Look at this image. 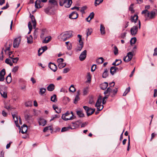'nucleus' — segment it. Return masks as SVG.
<instances>
[{
  "mask_svg": "<svg viewBox=\"0 0 157 157\" xmlns=\"http://www.w3.org/2000/svg\"><path fill=\"white\" fill-rule=\"evenodd\" d=\"M138 30V27L137 26H134L131 29L130 32L131 34L133 36H135L137 33Z\"/></svg>",
  "mask_w": 157,
  "mask_h": 157,
  "instance_id": "9b49d317",
  "label": "nucleus"
},
{
  "mask_svg": "<svg viewBox=\"0 0 157 157\" xmlns=\"http://www.w3.org/2000/svg\"><path fill=\"white\" fill-rule=\"evenodd\" d=\"M103 0H95V5L97 6L98 5H99L100 3H102Z\"/></svg>",
  "mask_w": 157,
  "mask_h": 157,
  "instance_id": "c03bdc74",
  "label": "nucleus"
},
{
  "mask_svg": "<svg viewBox=\"0 0 157 157\" xmlns=\"http://www.w3.org/2000/svg\"><path fill=\"white\" fill-rule=\"evenodd\" d=\"M72 33L71 31L65 32L58 36V38L60 41H65L72 36Z\"/></svg>",
  "mask_w": 157,
  "mask_h": 157,
  "instance_id": "f03ea898",
  "label": "nucleus"
},
{
  "mask_svg": "<svg viewBox=\"0 0 157 157\" xmlns=\"http://www.w3.org/2000/svg\"><path fill=\"white\" fill-rule=\"evenodd\" d=\"M49 2L51 3L49 5H52L53 6V7L56 5H57V2L56 0H49Z\"/></svg>",
  "mask_w": 157,
  "mask_h": 157,
  "instance_id": "c756f323",
  "label": "nucleus"
},
{
  "mask_svg": "<svg viewBox=\"0 0 157 157\" xmlns=\"http://www.w3.org/2000/svg\"><path fill=\"white\" fill-rule=\"evenodd\" d=\"M53 7H54L53 6H52V5H49L47 8L44 9V11L46 14L48 15L53 14L54 13V10L53 9Z\"/></svg>",
  "mask_w": 157,
  "mask_h": 157,
  "instance_id": "423d86ee",
  "label": "nucleus"
},
{
  "mask_svg": "<svg viewBox=\"0 0 157 157\" xmlns=\"http://www.w3.org/2000/svg\"><path fill=\"white\" fill-rule=\"evenodd\" d=\"M28 28L29 29V30H30V31H31L32 29V25L31 24V23L30 22H29L28 24Z\"/></svg>",
  "mask_w": 157,
  "mask_h": 157,
  "instance_id": "69168bd1",
  "label": "nucleus"
},
{
  "mask_svg": "<svg viewBox=\"0 0 157 157\" xmlns=\"http://www.w3.org/2000/svg\"><path fill=\"white\" fill-rule=\"evenodd\" d=\"M48 130H52V127L51 126H47L45 127L44 129L43 132H45Z\"/></svg>",
  "mask_w": 157,
  "mask_h": 157,
  "instance_id": "a19ab883",
  "label": "nucleus"
},
{
  "mask_svg": "<svg viewBox=\"0 0 157 157\" xmlns=\"http://www.w3.org/2000/svg\"><path fill=\"white\" fill-rule=\"evenodd\" d=\"M30 17L31 18L32 22L33 24V27L34 29H35L36 25V20L35 19L34 16L33 15H31L30 16Z\"/></svg>",
  "mask_w": 157,
  "mask_h": 157,
  "instance_id": "5701e85b",
  "label": "nucleus"
},
{
  "mask_svg": "<svg viewBox=\"0 0 157 157\" xmlns=\"http://www.w3.org/2000/svg\"><path fill=\"white\" fill-rule=\"evenodd\" d=\"M79 96H76L75 97V99H74V103L76 104L77 103V101L79 100Z\"/></svg>",
  "mask_w": 157,
  "mask_h": 157,
  "instance_id": "bf43d9fd",
  "label": "nucleus"
},
{
  "mask_svg": "<svg viewBox=\"0 0 157 157\" xmlns=\"http://www.w3.org/2000/svg\"><path fill=\"white\" fill-rule=\"evenodd\" d=\"M75 126H73V127H63L61 129V132H64L65 131H66L69 130V128H71V129H74L75 128Z\"/></svg>",
  "mask_w": 157,
  "mask_h": 157,
  "instance_id": "cd10ccee",
  "label": "nucleus"
},
{
  "mask_svg": "<svg viewBox=\"0 0 157 157\" xmlns=\"http://www.w3.org/2000/svg\"><path fill=\"white\" fill-rule=\"evenodd\" d=\"M11 45L12 41H11V42H10V41L9 42H7L5 45V46H8V47H10H10Z\"/></svg>",
  "mask_w": 157,
  "mask_h": 157,
  "instance_id": "774afa93",
  "label": "nucleus"
},
{
  "mask_svg": "<svg viewBox=\"0 0 157 157\" xmlns=\"http://www.w3.org/2000/svg\"><path fill=\"white\" fill-rule=\"evenodd\" d=\"M78 15L77 12L74 11L70 14L69 17L71 19H75L78 17Z\"/></svg>",
  "mask_w": 157,
  "mask_h": 157,
  "instance_id": "dca6fc26",
  "label": "nucleus"
},
{
  "mask_svg": "<svg viewBox=\"0 0 157 157\" xmlns=\"http://www.w3.org/2000/svg\"><path fill=\"white\" fill-rule=\"evenodd\" d=\"M48 67L54 72H55L57 70L56 66L54 63H50L48 64Z\"/></svg>",
  "mask_w": 157,
  "mask_h": 157,
  "instance_id": "4468645a",
  "label": "nucleus"
},
{
  "mask_svg": "<svg viewBox=\"0 0 157 157\" xmlns=\"http://www.w3.org/2000/svg\"><path fill=\"white\" fill-rule=\"evenodd\" d=\"M108 70L107 69H105L103 74L102 77L103 78H106L108 76Z\"/></svg>",
  "mask_w": 157,
  "mask_h": 157,
  "instance_id": "e433bc0d",
  "label": "nucleus"
},
{
  "mask_svg": "<svg viewBox=\"0 0 157 157\" xmlns=\"http://www.w3.org/2000/svg\"><path fill=\"white\" fill-rule=\"evenodd\" d=\"M102 98L101 97H100L98 99L95 106L97 108L98 111H100L103 108V106L101 105V103Z\"/></svg>",
  "mask_w": 157,
  "mask_h": 157,
  "instance_id": "20e7f679",
  "label": "nucleus"
},
{
  "mask_svg": "<svg viewBox=\"0 0 157 157\" xmlns=\"http://www.w3.org/2000/svg\"><path fill=\"white\" fill-rule=\"evenodd\" d=\"M65 1V0H59V5L61 6H63L64 4Z\"/></svg>",
  "mask_w": 157,
  "mask_h": 157,
  "instance_id": "680f3d73",
  "label": "nucleus"
},
{
  "mask_svg": "<svg viewBox=\"0 0 157 157\" xmlns=\"http://www.w3.org/2000/svg\"><path fill=\"white\" fill-rule=\"evenodd\" d=\"M22 130L21 132L22 134H24L25 133L27 130V127L26 124H24L21 127Z\"/></svg>",
  "mask_w": 157,
  "mask_h": 157,
  "instance_id": "a878e982",
  "label": "nucleus"
},
{
  "mask_svg": "<svg viewBox=\"0 0 157 157\" xmlns=\"http://www.w3.org/2000/svg\"><path fill=\"white\" fill-rule=\"evenodd\" d=\"M6 79L7 83H9L11 82V77L10 73L6 77Z\"/></svg>",
  "mask_w": 157,
  "mask_h": 157,
  "instance_id": "c85d7f7f",
  "label": "nucleus"
},
{
  "mask_svg": "<svg viewBox=\"0 0 157 157\" xmlns=\"http://www.w3.org/2000/svg\"><path fill=\"white\" fill-rule=\"evenodd\" d=\"M69 89L70 91L72 92H73L75 91V89L73 85H71Z\"/></svg>",
  "mask_w": 157,
  "mask_h": 157,
  "instance_id": "864d4df0",
  "label": "nucleus"
},
{
  "mask_svg": "<svg viewBox=\"0 0 157 157\" xmlns=\"http://www.w3.org/2000/svg\"><path fill=\"white\" fill-rule=\"evenodd\" d=\"M122 63V61L120 59H116L115 61L112 63V65L114 66H118L121 64Z\"/></svg>",
  "mask_w": 157,
  "mask_h": 157,
  "instance_id": "393cba45",
  "label": "nucleus"
},
{
  "mask_svg": "<svg viewBox=\"0 0 157 157\" xmlns=\"http://www.w3.org/2000/svg\"><path fill=\"white\" fill-rule=\"evenodd\" d=\"M5 62L7 64H9L10 66H12L13 65V63L11 62V60L8 58L6 59Z\"/></svg>",
  "mask_w": 157,
  "mask_h": 157,
  "instance_id": "37998d69",
  "label": "nucleus"
},
{
  "mask_svg": "<svg viewBox=\"0 0 157 157\" xmlns=\"http://www.w3.org/2000/svg\"><path fill=\"white\" fill-rule=\"evenodd\" d=\"M94 12H92L90 13V15L88 16V17L90 18V20H91L94 18Z\"/></svg>",
  "mask_w": 157,
  "mask_h": 157,
  "instance_id": "052dcab7",
  "label": "nucleus"
},
{
  "mask_svg": "<svg viewBox=\"0 0 157 157\" xmlns=\"http://www.w3.org/2000/svg\"><path fill=\"white\" fill-rule=\"evenodd\" d=\"M86 55L87 51L86 50H84L81 53L79 56V58L80 60L81 61L84 60L86 58Z\"/></svg>",
  "mask_w": 157,
  "mask_h": 157,
  "instance_id": "f8f14e48",
  "label": "nucleus"
},
{
  "mask_svg": "<svg viewBox=\"0 0 157 157\" xmlns=\"http://www.w3.org/2000/svg\"><path fill=\"white\" fill-rule=\"evenodd\" d=\"M66 65V63H61L59 64L58 66L59 68L61 69L64 67Z\"/></svg>",
  "mask_w": 157,
  "mask_h": 157,
  "instance_id": "8fccbe9b",
  "label": "nucleus"
},
{
  "mask_svg": "<svg viewBox=\"0 0 157 157\" xmlns=\"http://www.w3.org/2000/svg\"><path fill=\"white\" fill-rule=\"evenodd\" d=\"M7 87L4 86L3 85H0V93L2 96L5 98L7 97V94L5 91H3L2 89H6Z\"/></svg>",
  "mask_w": 157,
  "mask_h": 157,
  "instance_id": "1a4fd4ad",
  "label": "nucleus"
},
{
  "mask_svg": "<svg viewBox=\"0 0 157 157\" xmlns=\"http://www.w3.org/2000/svg\"><path fill=\"white\" fill-rule=\"evenodd\" d=\"M133 52H128L127 55L124 57L123 60L125 62H128L130 61L132 58L133 56Z\"/></svg>",
  "mask_w": 157,
  "mask_h": 157,
  "instance_id": "0eeeda50",
  "label": "nucleus"
},
{
  "mask_svg": "<svg viewBox=\"0 0 157 157\" xmlns=\"http://www.w3.org/2000/svg\"><path fill=\"white\" fill-rule=\"evenodd\" d=\"M100 30L101 34H104L105 33V28L102 24H101L100 25Z\"/></svg>",
  "mask_w": 157,
  "mask_h": 157,
  "instance_id": "473e14b6",
  "label": "nucleus"
},
{
  "mask_svg": "<svg viewBox=\"0 0 157 157\" xmlns=\"http://www.w3.org/2000/svg\"><path fill=\"white\" fill-rule=\"evenodd\" d=\"M77 115L79 117H84V114L82 111H76Z\"/></svg>",
  "mask_w": 157,
  "mask_h": 157,
  "instance_id": "f704fd0d",
  "label": "nucleus"
},
{
  "mask_svg": "<svg viewBox=\"0 0 157 157\" xmlns=\"http://www.w3.org/2000/svg\"><path fill=\"white\" fill-rule=\"evenodd\" d=\"M70 70V69L68 68H66L64 69L63 71V73H66L69 72Z\"/></svg>",
  "mask_w": 157,
  "mask_h": 157,
  "instance_id": "0e129e2a",
  "label": "nucleus"
},
{
  "mask_svg": "<svg viewBox=\"0 0 157 157\" xmlns=\"http://www.w3.org/2000/svg\"><path fill=\"white\" fill-rule=\"evenodd\" d=\"M118 67L115 66L112 67L110 69V73L111 75H113L116 73V71L118 70Z\"/></svg>",
  "mask_w": 157,
  "mask_h": 157,
  "instance_id": "6ab92c4d",
  "label": "nucleus"
},
{
  "mask_svg": "<svg viewBox=\"0 0 157 157\" xmlns=\"http://www.w3.org/2000/svg\"><path fill=\"white\" fill-rule=\"evenodd\" d=\"M32 117V116L26 114L25 116V118L26 121H29L30 120L31 118Z\"/></svg>",
  "mask_w": 157,
  "mask_h": 157,
  "instance_id": "4d7b16f0",
  "label": "nucleus"
},
{
  "mask_svg": "<svg viewBox=\"0 0 157 157\" xmlns=\"http://www.w3.org/2000/svg\"><path fill=\"white\" fill-rule=\"evenodd\" d=\"M141 13L144 14V16L146 18L145 21L153 19H154L157 15V10L154 9L150 11L145 10L142 12Z\"/></svg>",
  "mask_w": 157,
  "mask_h": 157,
  "instance_id": "f257e3e1",
  "label": "nucleus"
},
{
  "mask_svg": "<svg viewBox=\"0 0 157 157\" xmlns=\"http://www.w3.org/2000/svg\"><path fill=\"white\" fill-rule=\"evenodd\" d=\"M32 102L31 101H29L25 103V106L26 107H30L32 105Z\"/></svg>",
  "mask_w": 157,
  "mask_h": 157,
  "instance_id": "3c124183",
  "label": "nucleus"
},
{
  "mask_svg": "<svg viewBox=\"0 0 157 157\" xmlns=\"http://www.w3.org/2000/svg\"><path fill=\"white\" fill-rule=\"evenodd\" d=\"M48 49L46 46H44L41 48H40L38 50V56H40L43 52Z\"/></svg>",
  "mask_w": 157,
  "mask_h": 157,
  "instance_id": "2eb2a0df",
  "label": "nucleus"
},
{
  "mask_svg": "<svg viewBox=\"0 0 157 157\" xmlns=\"http://www.w3.org/2000/svg\"><path fill=\"white\" fill-rule=\"evenodd\" d=\"M104 59L102 57H100L97 59L96 60V62L98 64H101L104 62Z\"/></svg>",
  "mask_w": 157,
  "mask_h": 157,
  "instance_id": "72a5a7b5",
  "label": "nucleus"
},
{
  "mask_svg": "<svg viewBox=\"0 0 157 157\" xmlns=\"http://www.w3.org/2000/svg\"><path fill=\"white\" fill-rule=\"evenodd\" d=\"M64 61V59L63 58H59L57 59V62L59 64L63 62Z\"/></svg>",
  "mask_w": 157,
  "mask_h": 157,
  "instance_id": "e2e57ef3",
  "label": "nucleus"
},
{
  "mask_svg": "<svg viewBox=\"0 0 157 157\" xmlns=\"http://www.w3.org/2000/svg\"><path fill=\"white\" fill-rule=\"evenodd\" d=\"M55 85L53 84H51L47 87V90L49 91H53L55 89Z\"/></svg>",
  "mask_w": 157,
  "mask_h": 157,
  "instance_id": "412c9836",
  "label": "nucleus"
},
{
  "mask_svg": "<svg viewBox=\"0 0 157 157\" xmlns=\"http://www.w3.org/2000/svg\"><path fill=\"white\" fill-rule=\"evenodd\" d=\"M136 39L135 37H133L131 38L130 40L131 45H132L134 44L136 42Z\"/></svg>",
  "mask_w": 157,
  "mask_h": 157,
  "instance_id": "ea45409f",
  "label": "nucleus"
},
{
  "mask_svg": "<svg viewBox=\"0 0 157 157\" xmlns=\"http://www.w3.org/2000/svg\"><path fill=\"white\" fill-rule=\"evenodd\" d=\"M19 58L17 57L13 58V62L14 63H16L18 61Z\"/></svg>",
  "mask_w": 157,
  "mask_h": 157,
  "instance_id": "338daca9",
  "label": "nucleus"
},
{
  "mask_svg": "<svg viewBox=\"0 0 157 157\" xmlns=\"http://www.w3.org/2000/svg\"><path fill=\"white\" fill-rule=\"evenodd\" d=\"M38 122L40 125L44 126L46 124L47 121L43 118H40L38 121Z\"/></svg>",
  "mask_w": 157,
  "mask_h": 157,
  "instance_id": "a211bd4d",
  "label": "nucleus"
},
{
  "mask_svg": "<svg viewBox=\"0 0 157 157\" xmlns=\"http://www.w3.org/2000/svg\"><path fill=\"white\" fill-rule=\"evenodd\" d=\"M91 76L90 75V73H87V82H90L91 81Z\"/></svg>",
  "mask_w": 157,
  "mask_h": 157,
  "instance_id": "09e8293b",
  "label": "nucleus"
},
{
  "mask_svg": "<svg viewBox=\"0 0 157 157\" xmlns=\"http://www.w3.org/2000/svg\"><path fill=\"white\" fill-rule=\"evenodd\" d=\"M6 74V70L5 69H3L0 71V81H3L5 79L4 76Z\"/></svg>",
  "mask_w": 157,
  "mask_h": 157,
  "instance_id": "ddd939ff",
  "label": "nucleus"
},
{
  "mask_svg": "<svg viewBox=\"0 0 157 157\" xmlns=\"http://www.w3.org/2000/svg\"><path fill=\"white\" fill-rule=\"evenodd\" d=\"M27 42L29 44H31L33 43V37L31 35L27 37Z\"/></svg>",
  "mask_w": 157,
  "mask_h": 157,
  "instance_id": "4c0bfd02",
  "label": "nucleus"
},
{
  "mask_svg": "<svg viewBox=\"0 0 157 157\" xmlns=\"http://www.w3.org/2000/svg\"><path fill=\"white\" fill-rule=\"evenodd\" d=\"M83 108L86 111L87 115L88 116H90L93 114L95 111V109H92L89 108L87 106H83Z\"/></svg>",
  "mask_w": 157,
  "mask_h": 157,
  "instance_id": "39448f33",
  "label": "nucleus"
},
{
  "mask_svg": "<svg viewBox=\"0 0 157 157\" xmlns=\"http://www.w3.org/2000/svg\"><path fill=\"white\" fill-rule=\"evenodd\" d=\"M88 92V88L86 87L83 90V94L84 95H86Z\"/></svg>",
  "mask_w": 157,
  "mask_h": 157,
  "instance_id": "5fc2aeb1",
  "label": "nucleus"
},
{
  "mask_svg": "<svg viewBox=\"0 0 157 157\" xmlns=\"http://www.w3.org/2000/svg\"><path fill=\"white\" fill-rule=\"evenodd\" d=\"M53 108L54 110L56 111V112L57 113H59L61 112V110L59 109L57 106H53Z\"/></svg>",
  "mask_w": 157,
  "mask_h": 157,
  "instance_id": "58836bf2",
  "label": "nucleus"
},
{
  "mask_svg": "<svg viewBox=\"0 0 157 157\" xmlns=\"http://www.w3.org/2000/svg\"><path fill=\"white\" fill-rule=\"evenodd\" d=\"M72 2L71 0H65L63 5L66 8H69L71 5Z\"/></svg>",
  "mask_w": 157,
  "mask_h": 157,
  "instance_id": "f3484780",
  "label": "nucleus"
},
{
  "mask_svg": "<svg viewBox=\"0 0 157 157\" xmlns=\"http://www.w3.org/2000/svg\"><path fill=\"white\" fill-rule=\"evenodd\" d=\"M83 47V46H80L79 45H78V47L76 49V52H78L81 51L82 48Z\"/></svg>",
  "mask_w": 157,
  "mask_h": 157,
  "instance_id": "603ef678",
  "label": "nucleus"
},
{
  "mask_svg": "<svg viewBox=\"0 0 157 157\" xmlns=\"http://www.w3.org/2000/svg\"><path fill=\"white\" fill-rule=\"evenodd\" d=\"M51 100L53 102H56L57 101L56 99V94H54L51 98Z\"/></svg>",
  "mask_w": 157,
  "mask_h": 157,
  "instance_id": "c9c22d12",
  "label": "nucleus"
},
{
  "mask_svg": "<svg viewBox=\"0 0 157 157\" xmlns=\"http://www.w3.org/2000/svg\"><path fill=\"white\" fill-rule=\"evenodd\" d=\"M108 86V83L107 82H104L101 84L100 85L101 89L104 90L106 89Z\"/></svg>",
  "mask_w": 157,
  "mask_h": 157,
  "instance_id": "b1692460",
  "label": "nucleus"
},
{
  "mask_svg": "<svg viewBox=\"0 0 157 157\" xmlns=\"http://www.w3.org/2000/svg\"><path fill=\"white\" fill-rule=\"evenodd\" d=\"M92 29L91 28H88L86 30V38H87L88 36L91 34L92 32Z\"/></svg>",
  "mask_w": 157,
  "mask_h": 157,
  "instance_id": "bb28decb",
  "label": "nucleus"
},
{
  "mask_svg": "<svg viewBox=\"0 0 157 157\" xmlns=\"http://www.w3.org/2000/svg\"><path fill=\"white\" fill-rule=\"evenodd\" d=\"M130 87H128L126 88V90L125 91V92H124V93L123 94V96H125L126 94H127L128 93L130 90Z\"/></svg>",
  "mask_w": 157,
  "mask_h": 157,
  "instance_id": "de8ad7c7",
  "label": "nucleus"
},
{
  "mask_svg": "<svg viewBox=\"0 0 157 157\" xmlns=\"http://www.w3.org/2000/svg\"><path fill=\"white\" fill-rule=\"evenodd\" d=\"M19 67L18 66H15L13 68L12 70V72L14 73L16 72L18 70Z\"/></svg>",
  "mask_w": 157,
  "mask_h": 157,
  "instance_id": "13d9d810",
  "label": "nucleus"
},
{
  "mask_svg": "<svg viewBox=\"0 0 157 157\" xmlns=\"http://www.w3.org/2000/svg\"><path fill=\"white\" fill-rule=\"evenodd\" d=\"M76 117L74 116L73 112H71L67 111L65 113L63 114L62 118L65 121L72 120L75 118Z\"/></svg>",
  "mask_w": 157,
  "mask_h": 157,
  "instance_id": "7ed1b4c3",
  "label": "nucleus"
},
{
  "mask_svg": "<svg viewBox=\"0 0 157 157\" xmlns=\"http://www.w3.org/2000/svg\"><path fill=\"white\" fill-rule=\"evenodd\" d=\"M117 90L116 88L115 89H113L112 94L111 95V96L112 97H113L115 94H117Z\"/></svg>",
  "mask_w": 157,
  "mask_h": 157,
  "instance_id": "49530a36",
  "label": "nucleus"
},
{
  "mask_svg": "<svg viewBox=\"0 0 157 157\" xmlns=\"http://www.w3.org/2000/svg\"><path fill=\"white\" fill-rule=\"evenodd\" d=\"M51 36H48V37H46L45 39L43 40V43H47L51 40Z\"/></svg>",
  "mask_w": 157,
  "mask_h": 157,
  "instance_id": "2f4dec72",
  "label": "nucleus"
},
{
  "mask_svg": "<svg viewBox=\"0 0 157 157\" xmlns=\"http://www.w3.org/2000/svg\"><path fill=\"white\" fill-rule=\"evenodd\" d=\"M113 89L110 87H108L107 90L104 92L105 94H109V95H110L112 94Z\"/></svg>",
  "mask_w": 157,
  "mask_h": 157,
  "instance_id": "4be33fe9",
  "label": "nucleus"
},
{
  "mask_svg": "<svg viewBox=\"0 0 157 157\" xmlns=\"http://www.w3.org/2000/svg\"><path fill=\"white\" fill-rule=\"evenodd\" d=\"M86 9V6H84L82 7L80 10V11L82 13H85V10Z\"/></svg>",
  "mask_w": 157,
  "mask_h": 157,
  "instance_id": "6e6d98bb",
  "label": "nucleus"
},
{
  "mask_svg": "<svg viewBox=\"0 0 157 157\" xmlns=\"http://www.w3.org/2000/svg\"><path fill=\"white\" fill-rule=\"evenodd\" d=\"M60 117V116L59 115H55L54 116H52L51 117V119L50 120V121H53L56 118H59Z\"/></svg>",
  "mask_w": 157,
  "mask_h": 157,
  "instance_id": "a18cd8bd",
  "label": "nucleus"
},
{
  "mask_svg": "<svg viewBox=\"0 0 157 157\" xmlns=\"http://www.w3.org/2000/svg\"><path fill=\"white\" fill-rule=\"evenodd\" d=\"M113 48H114V50H113L114 53L115 55H117L118 54V49L117 48V46L115 45L113 47Z\"/></svg>",
  "mask_w": 157,
  "mask_h": 157,
  "instance_id": "79ce46f5",
  "label": "nucleus"
},
{
  "mask_svg": "<svg viewBox=\"0 0 157 157\" xmlns=\"http://www.w3.org/2000/svg\"><path fill=\"white\" fill-rule=\"evenodd\" d=\"M46 91V89L45 88H41L40 89L39 94L41 95H42L44 93H45Z\"/></svg>",
  "mask_w": 157,
  "mask_h": 157,
  "instance_id": "7c9ffc66",
  "label": "nucleus"
},
{
  "mask_svg": "<svg viewBox=\"0 0 157 157\" xmlns=\"http://www.w3.org/2000/svg\"><path fill=\"white\" fill-rule=\"evenodd\" d=\"M21 38L18 37L15 38L13 41V47L14 48H18L20 43Z\"/></svg>",
  "mask_w": 157,
  "mask_h": 157,
  "instance_id": "9d476101",
  "label": "nucleus"
},
{
  "mask_svg": "<svg viewBox=\"0 0 157 157\" xmlns=\"http://www.w3.org/2000/svg\"><path fill=\"white\" fill-rule=\"evenodd\" d=\"M138 17L137 15L135 14L133 16H131L130 20L132 22L136 23L137 21Z\"/></svg>",
  "mask_w": 157,
  "mask_h": 157,
  "instance_id": "aec40b11",
  "label": "nucleus"
},
{
  "mask_svg": "<svg viewBox=\"0 0 157 157\" xmlns=\"http://www.w3.org/2000/svg\"><path fill=\"white\" fill-rule=\"evenodd\" d=\"M12 115L13 118L14 120V122L16 126L20 128V127L18 123V116L17 115V112H15L14 113H12Z\"/></svg>",
  "mask_w": 157,
  "mask_h": 157,
  "instance_id": "6e6552de",
  "label": "nucleus"
}]
</instances>
